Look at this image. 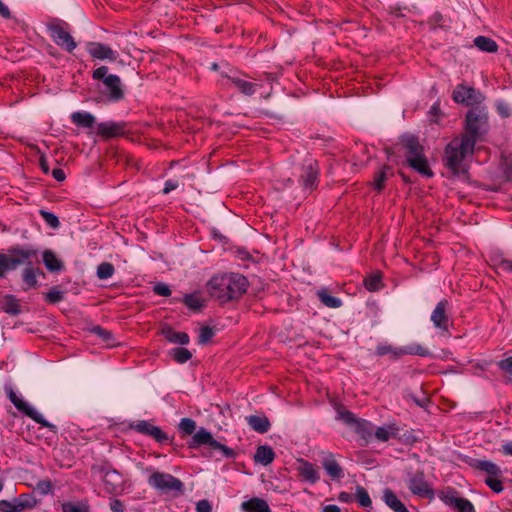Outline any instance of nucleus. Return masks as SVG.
<instances>
[{
    "mask_svg": "<svg viewBox=\"0 0 512 512\" xmlns=\"http://www.w3.org/2000/svg\"><path fill=\"white\" fill-rule=\"evenodd\" d=\"M247 279L238 273L213 277L207 284L210 296L220 303L237 299L247 289Z\"/></svg>",
    "mask_w": 512,
    "mask_h": 512,
    "instance_id": "nucleus-1",
    "label": "nucleus"
},
{
    "mask_svg": "<svg viewBox=\"0 0 512 512\" xmlns=\"http://www.w3.org/2000/svg\"><path fill=\"white\" fill-rule=\"evenodd\" d=\"M473 151L474 147L472 146V142L455 138L445 149V165L455 174L464 172L463 161L468 155L472 154Z\"/></svg>",
    "mask_w": 512,
    "mask_h": 512,
    "instance_id": "nucleus-2",
    "label": "nucleus"
},
{
    "mask_svg": "<svg viewBox=\"0 0 512 512\" xmlns=\"http://www.w3.org/2000/svg\"><path fill=\"white\" fill-rule=\"evenodd\" d=\"M488 116L485 109L476 107L471 109L466 115L465 134L462 140H469L475 147L476 141L487 130Z\"/></svg>",
    "mask_w": 512,
    "mask_h": 512,
    "instance_id": "nucleus-3",
    "label": "nucleus"
},
{
    "mask_svg": "<svg viewBox=\"0 0 512 512\" xmlns=\"http://www.w3.org/2000/svg\"><path fill=\"white\" fill-rule=\"evenodd\" d=\"M407 149L406 158L409 165L424 177H432L433 172L423 154V148L413 136L404 138Z\"/></svg>",
    "mask_w": 512,
    "mask_h": 512,
    "instance_id": "nucleus-4",
    "label": "nucleus"
},
{
    "mask_svg": "<svg viewBox=\"0 0 512 512\" xmlns=\"http://www.w3.org/2000/svg\"><path fill=\"white\" fill-rule=\"evenodd\" d=\"M336 419L342 421L366 442H369L374 436L375 427L373 424L366 420L357 418L355 414L343 407L337 408Z\"/></svg>",
    "mask_w": 512,
    "mask_h": 512,
    "instance_id": "nucleus-5",
    "label": "nucleus"
},
{
    "mask_svg": "<svg viewBox=\"0 0 512 512\" xmlns=\"http://www.w3.org/2000/svg\"><path fill=\"white\" fill-rule=\"evenodd\" d=\"M148 484L164 494H182L184 484L181 480L171 474L154 471L149 479Z\"/></svg>",
    "mask_w": 512,
    "mask_h": 512,
    "instance_id": "nucleus-6",
    "label": "nucleus"
},
{
    "mask_svg": "<svg viewBox=\"0 0 512 512\" xmlns=\"http://www.w3.org/2000/svg\"><path fill=\"white\" fill-rule=\"evenodd\" d=\"M35 255L36 251L30 249H13L9 254H0V277L25 264Z\"/></svg>",
    "mask_w": 512,
    "mask_h": 512,
    "instance_id": "nucleus-7",
    "label": "nucleus"
},
{
    "mask_svg": "<svg viewBox=\"0 0 512 512\" xmlns=\"http://www.w3.org/2000/svg\"><path fill=\"white\" fill-rule=\"evenodd\" d=\"M67 26L68 24L66 22L58 19H53L47 25L48 31L53 41L58 46L71 53L76 48L77 44L66 30Z\"/></svg>",
    "mask_w": 512,
    "mask_h": 512,
    "instance_id": "nucleus-8",
    "label": "nucleus"
},
{
    "mask_svg": "<svg viewBox=\"0 0 512 512\" xmlns=\"http://www.w3.org/2000/svg\"><path fill=\"white\" fill-rule=\"evenodd\" d=\"M93 78L103 81L111 100L118 101L123 98L124 92L121 87L120 78L117 75L108 74V67L101 66L94 70Z\"/></svg>",
    "mask_w": 512,
    "mask_h": 512,
    "instance_id": "nucleus-9",
    "label": "nucleus"
},
{
    "mask_svg": "<svg viewBox=\"0 0 512 512\" xmlns=\"http://www.w3.org/2000/svg\"><path fill=\"white\" fill-rule=\"evenodd\" d=\"M200 445H208L212 449L220 450L223 455L227 458H233L235 456V452L233 449L219 443L216 441L212 434L207 431L205 428H200L192 437V440L189 443L190 448H196Z\"/></svg>",
    "mask_w": 512,
    "mask_h": 512,
    "instance_id": "nucleus-10",
    "label": "nucleus"
},
{
    "mask_svg": "<svg viewBox=\"0 0 512 512\" xmlns=\"http://www.w3.org/2000/svg\"><path fill=\"white\" fill-rule=\"evenodd\" d=\"M9 399L14 404V406L20 412L24 413L26 416L33 419L35 422L41 424L43 427L49 428L51 431L56 432V426L44 419L42 414H40L34 407L30 404L19 398L13 390L9 392Z\"/></svg>",
    "mask_w": 512,
    "mask_h": 512,
    "instance_id": "nucleus-11",
    "label": "nucleus"
},
{
    "mask_svg": "<svg viewBox=\"0 0 512 512\" xmlns=\"http://www.w3.org/2000/svg\"><path fill=\"white\" fill-rule=\"evenodd\" d=\"M407 484L410 492L414 495L429 499L434 496V492L425 480V475L422 471L409 474Z\"/></svg>",
    "mask_w": 512,
    "mask_h": 512,
    "instance_id": "nucleus-12",
    "label": "nucleus"
},
{
    "mask_svg": "<svg viewBox=\"0 0 512 512\" xmlns=\"http://www.w3.org/2000/svg\"><path fill=\"white\" fill-rule=\"evenodd\" d=\"M452 98L457 103L473 106L481 103L484 99V96L474 88L460 84L457 85L454 89Z\"/></svg>",
    "mask_w": 512,
    "mask_h": 512,
    "instance_id": "nucleus-13",
    "label": "nucleus"
},
{
    "mask_svg": "<svg viewBox=\"0 0 512 512\" xmlns=\"http://www.w3.org/2000/svg\"><path fill=\"white\" fill-rule=\"evenodd\" d=\"M93 470L102 477L108 493H114L121 487L122 477L118 471L109 466L93 467Z\"/></svg>",
    "mask_w": 512,
    "mask_h": 512,
    "instance_id": "nucleus-14",
    "label": "nucleus"
},
{
    "mask_svg": "<svg viewBox=\"0 0 512 512\" xmlns=\"http://www.w3.org/2000/svg\"><path fill=\"white\" fill-rule=\"evenodd\" d=\"M318 179V167L317 161L312 157H308L304 160L302 165V174L300 176V182L305 189H313L316 187Z\"/></svg>",
    "mask_w": 512,
    "mask_h": 512,
    "instance_id": "nucleus-15",
    "label": "nucleus"
},
{
    "mask_svg": "<svg viewBox=\"0 0 512 512\" xmlns=\"http://www.w3.org/2000/svg\"><path fill=\"white\" fill-rule=\"evenodd\" d=\"M386 354H392L395 357H400L403 355H417L421 357H431V351L422 346L417 342H413L401 347H392L386 345Z\"/></svg>",
    "mask_w": 512,
    "mask_h": 512,
    "instance_id": "nucleus-16",
    "label": "nucleus"
},
{
    "mask_svg": "<svg viewBox=\"0 0 512 512\" xmlns=\"http://www.w3.org/2000/svg\"><path fill=\"white\" fill-rule=\"evenodd\" d=\"M448 306L447 300H441L438 302L434 310L431 314V322L433 323L434 327L440 331L448 332V326H449V318L446 313V309Z\"/></svg>",
    "mask_w": 512,
    "mask_h": 512,
    "instance_id": "nucleus-17",
    "label": "nucleus"
},
{
    "mask_svg": "<svg viewBox=\"0 0 512 512\" xmlns=\"http://www.w3.org/2000/svg\"><path fill=\"white\" fill-rule=\"evenodd\" d=\"M87 51L93 58L100 60L108 59L114 61L117 59V52L112 50L109 46L99 42H88Z\"/></svg>",
    "mask_w": 512,
    "mask_h": 512,
    "instance_id": "nucleus-18",
    "label": "nucleus"
},
{
    "mask_svg": "<svg viewBox=\"0 0 512 512\" xmlns=\"http://www.w3.org/2000/svg\"><path fill=\"white\" fill-rule=\"evenodd\" d=\"M469 465L470 467L487 474V477L501 476L502 474L500 467L490 460L472 459L469 462Z\"/></svg>",
    "mask_w": 512,
    "mask_h": 512,
    "instance_id": "nucleus-19",
    "label": "nucleus"
},
{
    "mask_svg": "<svg viewBox=\"0 0 512 512\" xmlns=\"http://www.w3.org/2000/svg\"><path fill=\"white\" fill-rule=\"evenodd\" d=\"M297 471L310 483H316L320 479L319 471L315 465L303 459L298 460Z\"/></svg>",
    "mask_w": 512,
    "mask_h": 512,
    "instance_id": "nucleus-20",
    "label": "nucleus"
},
{
    "mask_svg": "<svg viewBox=\"0 0 512 512\" xmlns=\"http://www.w3.org/2000/svg\"><path fill=\"white\" fill-rule=\"evenodd\" d=\"M125 124L120 122H102L97 126V132L104 137H115L124 134Z\"/></svg>",
    "mask_w": 512,
    "mask_h": 512,
    "instance_id": "nucleus-21",
    "label": "nucleus"
},
{
    "mask_svg": "<svg viewBox=\"0 0 512 512\" xmlns=\"http://www.w3.org/2000/svg\"><path fill=\"white\" fill-rule=\"evenodd\" d=\"M322 465L332 479H340L343 476V470L332 454H327L326 457L323 458Z\"/></svg>",
    "mask_w": 512,
    "mask_h": 512,
    "instance_id": "nucleus-22",
    "label": "nucleus"
},
{
    "mask_svg": "<svg viewBox=\"0 0 512 512\" xmlns=\"http://www.w3.org/2000/svg\"><path fill=\"white\" fill-rule=\"evenodd\" d=\"M248 425L256 432L264 434L270 429V421L266 416L250 415L246 417Z\"/></svg>",
    "mask_w": 512,
    "mask_h": 512,
    "instance_id": "nucleus-23",
    "label": "nucleus"
},
{
    "mask_svg": "<svg viewBox=\"0 0 512 512\" xmlns=\"http://www.w3.org/2000/svg\"><path fill=\"white\" fill-rule=\"evenodd\" d=\"M275 458V453L273 449L268 445H260L256 449L254 455V461L263 466H267L273 462Z\"/></svg>",
    "mask_w": 512,
    "mask_h": 512,
    "instance_id": "nucleus-24",
    "label": "nucleus"
},
{
    "mask_svg": "<svg viewBox=\"0 0 512 512\" xmlns=\"http://www.w3.org/2000/svg\"><path fill=\"white\" fill-rule=\"evenodd\" d=\"M43 263L48 271L59 272L64 268L63 262L58 259L52 250H45L42 254Z\"/></svg>",
    "mask_w": 512,
    "mask_h": 512,
    "instance_id": "nucleus-25",
    "label": "nucleus"
},
{
    "mask_svg": "<svg viewBox=\"0 0 512 512\" xmlns=\"http://www.w3.org/2000/svg\"><path fill=\"white\" fill-rule=\"evenodd\" d=\"M241 508L245 512H271L268 503L260 498H252L248 501H244L241 504Z\"/></svg>",
    "mask_w": 512,
    "mask_h": 512,
    "instance_id": "nucleus-26",
    "label": "nucleus"
},
{
    "mask_svg": "<svg viewBox=\"0 0 512 512\" xmlns=\"http://www.w3.org/2000/svg\"><path fill=\"white\" fill-rule=\"evenodd\" d=\"M163 336L172 343L186 345L189 343V336L185 332H176L171 327L166 326L162 329Z\"/></svg>",
    "mask_w": 512,
    "mask_h": 512,
    "instance_id": "nucleus-27",
    "label": "nucleus"
},
{
    "mask_svg": "<svg viewBox=\"0 0 512 512\" xmlns=\"http://www.w3.org/2000/svg\"><path fill=\"white\" fill-rule=\"evenodd\" d=\"M71 120L74 124L84 128H92L95 124V117L89 112H74L71 115Z\"/></svg>",
    "mask_w": 512,
    "mask_h": 512,
    "instance_id": "nucleus-28",
    "label": "nucleus"
},
{
    "mask_svg": "<svg viewBox=\"0 0 512 512\" xmlns=\"http://www.w3.org/2000/svg\"><path fill=\"white\" fill-rule=\"evenodd\" d=\"M474 45L480 51L487 52V53H495L498 50L497 43L493 39L486 37V36H477L474 39Z\"/></svg>",
    "mask_w": 512,
    "mask_h": 512,
    "instance_id": "nucleus-29",
    "label": "nucleus"
},
{
    "mask_svg": "<svg viewBox=\"0 0 512 512\" xmlns=\"http://www.w3.org/2000/svg\"><path fill=\"white\" fill-rule=\"evenodd\" d=\"M386 506L393 512H410L407 506L390 490H386Z\"/></svg>",
    "mask_w": 512,
    "mask_h": 512,
    "instance_id": "nucleus-30",
    "label": "nucleus"
},
{
    "mask_svg": "<svg viewBox=\"0 0 512 512\" xmlns=\"http://www.w3.org/2000/svg\"><path fill=\"white\" fill-rule=\"evenodd\" d=\"M365 288L370 291H378L382 287V273L380 271L369 274L364 279Z\"/></svg>",
    "mask_w": 512,
    "mask_h": 512,
    "instance_id": "nucleus-31",
    "label": "nucleus"
},
{
    "mask_svg": "<svg viewBox=\"0 0 512 512\" xmlns=\"http://www.w3.org/2000/svg\"><path fill=\"white\" fill-rule=\"evenodd\" d=\"M231 82L245 95H252L255 93L256 84L243 80L239 77H229Z\"/></svg>",
    "mask_w": 512,
    "mask_h": 512,
    "instance_id": "nucleus-32",
    "label": "nucleus"
},
{
    "mask_svg": "<svg viewBox=\"0 0 512 512\" xmlns=\"http://www.w3.org/2000/svg\"><path fill=\"white\" fill-rule=\"evenodd\" d=\"M26 263L27 266L23 270V281L29 288L36 287V273L39 272V269H34L29 260H27Z\"/></svg>",
    "mask_w": 512,
    "mask_h": 512,
    "instance_id": "nucleus-33",
    "label": "nucleus"
},
{
    "mask_svg": "<svg viewBox=\"0 0 512 512\" xmlns=\"http://www.w3.org/2000/svg\"><path fill=\"white\" fill-rule=\"evenodd\" d=\"M319 300L329 308H339L342 305V301L339 298L328 294L327 290H319L317 292Z\"/></svg>",
    "mask_w": 512,
    "mask_h": 512,
    "instance_id": "nucleus-34",
    "label": "nucleus"
},
{
    "mask_svg": "<svg viewBox=\"0 0 512 512\" xmlns=\"http://www.w3.org/2000/svg\"><path fill=\"white\" fill-rule=\"evenodd\" d=\"M2 309L11 315H18L20 313V308L17 299L12 296L8 295L4 298L2 302Z\"/></svg>",
    "mask_w": 512,
    "mask_h": 512,
    "instance_id": "nucleus-35",
    "label": "nucleus"
},
{
    "mask_svg": "<svg viewBox=\"0 0 512 512\" xmlns=\"http://www.w3.org/2000/svg\"><path fill=\"white\" fill-rule=\"evenodd\" d=\"M31 506V503L0 501V510L3 512H21L24 508Z\"/></svg>",
    "mask_w": 512,
    "mask_h": 512,
    "instance_id": "nucleus-36",
    "label": "nucleus"
},
{
    "mask_svg": "<svg viewBox=\"0 0 512 512\" xmlns=\"http://www.w3.org/2000/svg\"><path fill=\"white\" fill-rule=\"evenodd\" d=\"M170 354L178 363H185L192 357V353L186 348H174Z\"/></svg>",
    "mask_w": 512,
    "mask_h": 512,
    "instance_id": "nucleus-37",
    "label": "nucleus"
},
{
    "mask_svg": "<svg viewBox=\"0 0 512 512\" xmlns=\"http://www.w3.org/2000/svg\"><path fill=\"white\" fill-rule=\"evenodd\" d=\"M114 273V267L111 263L103 262L97 267V276L99 279H108L112 277Z\"/></svg>",
    "mask_w": 512,
    "mask_h": 512,
    "instance_id": "nucleus-38",
    "label": "nucleus"
},
{
    "mask_svg": "<svg viewBox=\"0 0 512 512\" xmlns=\"http://www.w3.org/2000/svg\"><path fill=\"white\" fill-rule=\"evenodd\" d=\"M183 302L189 308L194 309V310H198L203 306L202 300L200 299V297L198 296L197 293L185 295Z\"/></svg>",
    "mask_w": 512,
    "mask_h": 512,
    "instance_id": "nucleus-39",
    "label": "nucleus"
},
{
    "mask_svg": "<svg viewBox=\"0 0 512 512\" xmlns=\"http://www.w3.org/2000/svg\"><path fill=\"white\" fill-rule=\"evenodd\" d=\"M179 430L187 435H191L196 430V422L191 418H183L179 423Z\"/></svg>",
    "mask_w": 512,
    "mask_h": 512,
    "instance_id": "nucleus-40",
    "label": "nucleus"
},
{
    "mask_svg": "<svg viewBox=\"0 0 512 512\" xmlns=\"http://www.w3.org/2000/svg\"><path fill=\"white\" fill-rule=\"evenodd\" d=\"M356 499L362 507L366 508L371 506V499L367 491L361 486H357L356 488Z\"/></svg>",
    "mask_w": 512,
    "mask_h": 512,
    "instance_id": "nucleus-41",
    "label": "nucleus"
},
{
    "mask_svg": "<svg viewBox=\"0 0 512 512\" xmlns=\"http://www.w3.org/2000/svg\"><path fill=\"white\" fill-rule=\"evenodd\" d=\"M496 109L498 114L503 118H508L512 115V106L504 100H497Z\"/></svg>",
    "mask_w": 512,
    "mask_h": 512,
    "instance_id": "nucleus-42",
    "label": "nucleus"
},
{
    "mask_svg": "<svg viewBox=\"0 0 512 512\" xmlns=\"http://www.w3.org/2000/svg\"><path fill=\"white\" fill-rule=\"evenodd\" d=\"M39 213L46 222V224L49 225L51 228L57 229L60 226L59 219L55 214L45 210H40Z\"/></svg>",
    "mask_w": 512,
    "mask_h": 512,
    "instance_id": "nucleus-43",
    "label": "nucleus"
},
{
    "mask_svg": "<svg viewBox=\"0 0 512 512\" xmlns=\"http://www.w3.org/2000/svg\"><path fill=\"white\" fill-rule=\"evenodd\" d=\"M154 425H152L150 422L145 420H140L133 422L130 427L134 430H136L139 433L150 435L151 428H153Z\"/></svg>",
    "mask_w": 512,
    "mask_h": 512,
    "instance_id": "nucleus-44",
    "label": "nucleus"
},
{
    "mask_svg": "<svg viewBox=\"0 0 512 512\" xmlns=\"http://www.w3.org/2000/svg\"><path fill=\"white\" fill-rule=\"evenodd\" d=\"M460 497L456 495V493L452 490H448L446 492H443L440 496V499L449 507L455 508L458 500Z\"/></svg>",
    "mask_w": 512,
    "mask_h": 512,
    "instance_id": "nucleus-45",
    "label": "nucleus"
},
{
    "mask_svg": "<svg viewBox=\"0 0 512 512\" xmlns=\"http://www.w3.org/2000/svg\"><path fill=\"white\" fill-rule=\"evenodd\" d=\"M486 485L494 492L500 493L503 491L502 481L500 476H490L485 479Z\"/></svg>",
    "mask_w": 512,
    "mask_h": 512,
    "instance_id": "nucleus-46",
    "label": "nucleus"
},
{
    "mask_svg": "<svg viewBox=\"0 0 512 512\" xmlns=\"http://www.w3.org/2000/svg\"><path fill=\"white\" fill-rule=\"evenodd\" d=\"M64 299V292L59 290L57 287H53L46 294V301L49 303L55 304Z\"/></svg>",
    "mask_w": 512,
    "mask_h": 512,
    "instance_id": "nucleus-47",
    "label": "nucleus"
},
{
    "mask_svg": "<svg viewBox=\"0 0 512 512\" xmlns=\"http://www.w3.org/2000/svg\"><path fill=\"white\" fill-rule=\"evenodd\" d=\"M62 511L63 512H88V506L83 503L75 504V503L67 502V503L62 504Z\"/></svg>",
    "mask_w": 512,
    "mask_h": 512,
    "instance_id": "nucleus-48",
    "label": "nucleus"
},
{
    "mask_svg": "<svg viewBox=\"0 0 512 512\" xmlns=\"http://www.w3.org/2000/svg\"><path fill=\"white\" fill-rule=\"evenodd\" d=\"M459 512H475L473 504L465 498H459L455 508Z\"/></svg>",
    "mask_w": 512,
    "mask_h": 512,
    "instance_id": "nucleus-49",
    "label": "nucleus"
},
{
    "mask_svg": "<svg viewBox=\"0 0 512 512\" xmlns=\"http://www.w3.org/2000/svg\"><path fill=\"white\" fill-rule=\"evenodd\" d=\"M149 436L153 437L159 443H164L169 440L168 435L157 426H153V428H151Z\"/></svg>",
    "mask_w": 512,
    "mask_h": 512,
    "instance_id": "nucleus-50",
    "label": "nucleus"
},
{
    "mask_svg": "<svg viewBox=\"0 0 512 512\" xmlns=\"http://www.w3.org/2000/svg\"><path fill=\"white\" fill-rule=\"evenodd\" d=\"M149 436L153 437L159 443H164L169 440L168 435L157 426H153V428H151Z\"/></svg>",
    "mask_w": 512,
    "mask_h": 512,
    "instance_id": "nucleus-51",
    "label": "nucleus"
},
{
    "mask_svg": "<svg viewBox=\"0 0 512 512\" xmlns=\"http://www.w3.org/2000/svg\"><path fill=\"white\" fill-rule=\"evenodd\" d=\"M215 332L213 328L209 326L202 327L199 334V343L205 344L207 343L213 336Z\"/></svg>",
    "mask_w": 512,
    "mask_h": 512,
    "instance_id": "nucleus-52",
    "label": "nucleus"
},
{
    "mask_svg": "<svg viewBox=\"0 0 512 512\" xmlns=\"http://www.w3.org/2000/svg\"><path fill=\"white\" fill-rule=\"evenodd\" d=\"M153 291L160 296L168 297L171 295V290L168 285L164 283H157L153 287Z\"/></svg>",
    "mask_w": 512,
    "mask_h": 512,
    "instance_id": "nucleus-53",
    "label": "nucleus"
},
{
    "mask_svg": "<svg viewBox=\"0 0 512 512\" xmlns=\"http://www.w3.org/2000/svg\"><path fill=\"white\" fill-rule=\"evenodd\" d=\"M36 489L41 493L42 495L48 494L52 489V484L48 480L39 481L36 484Z\"/></svg>",
    "mask_w": 512,
    "mask_h": 512,
    "instance_id": "nucleus-54",
    "label": "nucleus"
},
{
    "mask_svg": "<svg viewBox=\"0 0 512 512\" xmlns=\"http://www.w3.org/2000/svg\"><path fill=\"white\" fill-rule=\"evenodd\" d=\"M498 366L506 373L512 375V356L499 361Z\"/></svg>",
    "mask_w": 512,
    "mask_h": 512,
    "instance_id": "nucleus-55",
    "label": "nucleus"
},
{
    "mask_svg": "<svg viewBox=\"0 0 512 512\" xmlns=\"http://www.w3.org/2000/svg\"><path fill=\"white\" fill-rule=\"evenodd\" d=\"M95 334L99 335L105 342L112 339V333L108 330L103 329L100 326H96L92 330Z\"/></svg>",
    "mask_w": 512,
    "mask_h": 512,
    "instance_id": "nucleus-56",
    "label": "nucleus"
},
{
    "mask_svg": "<svg viewBox=\"0 0 512 512\" xmlns=\"http://www.w3.org/2000/svg\"><path fill=\"white\" fill-rule=\"evenodd\" d=\"M497 269L506 272H512V260L509 259H501L495 263Z\"/></svg>",
    "mask_w": 512,
    "mask_h": 512,
    "instance_id": "nucleus-57",
    "label": "nucleus"
},
{
    "mask_svg": "<svg viewBox=\"0 0 512 512\" xmlns=\"http://www.w3.org/2000/svg\"><path fill=\"white\" fill-rule=\"evenodd\" d=\"M196 511L197 512H212L211 504L208 500H200L196 504Z\"/></svg>",
    "mask_w": 512,
    "mask_h": 512,
    "instance_id": "nucleus-58",
    "label": "nucleus"
},
{
    "mask_svg": "<svg viewBox=\"0 0 512 512\" xmlns=\"http://www.w3.org/2000/svg\"><path fill=\"white\" fill-rule=\"evenodd\" d=\"M110 509L113 511V512H124V506H123V503L120 501V500H113L111 501L110 503Z\"/></svg>",
    "mask_w": 512,
    "mask_h": 512,
    "instance_id": "nucleus-59",
    "label": "nucleus"
},
{
    "mask_svg": "<svg viewBox=\"0 0 512 512\" xmlns=\"http://www.w3.org/2000/svg\"><path fill=\"white\" fill-rule=\"evenodd\" d=\"M177 187H178V183L176 181L168 180L165 182L163 193L168 194L172 190H175Z\"/></svg>",
    "mask_w": 512,
    "mask_h": 512,
    "instance_id": "nucleus-60",
    "label": "nucleus"
},
{
    "mask_svg": "<svg viewBox=\"0 0 512 512\" xmlns=\"http://www.w3.org/2000/svg\"><path fill=\"white\" fill-rule=\"evenodd\" d=\"M383 183H384V169H381L378 172V177H377V180L375 183V189H377L378 191H381V189L383 188Z\"/></svg>",
    "mask_w": 512,
    "mask_h": 512,
    "instance_id": "nucleus-61",
    "label": "nucleus"
},
{
    "mask_svg": "<svg viewBox=\"0 0 512 512\" xmlns=\"http://www.w3.org/2000/svg\"><path fill=\"white\" fill-rule=\"evenodd\" d=\"M52 176L59 182L63 181L66 177L65 172L60 168L53 169Z\"/></svg>",
    "mask_w": 512,
    "mask_h": 512,
    "instance_id": "nucleus-62",
    "label": "nucleus"
},
{
    "mask_svg": "<svg viewBox=\"0 0 512 512\" xmlns=\"http://www.w3.org/2000/svg\"><path fill=\"white\" fill-rule=\"evenodd\" d=\"M338 499L342 502H346V503H349V502H352L354 500V496L350 493H347V492H341L339 494V497Z\"/></svg>",
    "mask_w": 512,
    "mask_h": 512,
    "instance_id": "nucleus-63",
    "label": "nucleus"
},
{
    "mask_svg": "<svg viewBox=\"0 0 512 512\" xmlns=\"http://www.w3.org/2000/svg\"><path fill=\"white\" fill-rule=\"evenodd\" d=\"M502 452L505 455L512 456V441L507 442V443L502 445Z\"/></svg>",
    "mask_w": 512,
    "mask_h": 512,
    "instance_id": "nucleus-64",
    "label": "nucleus"
}]
</instances>
